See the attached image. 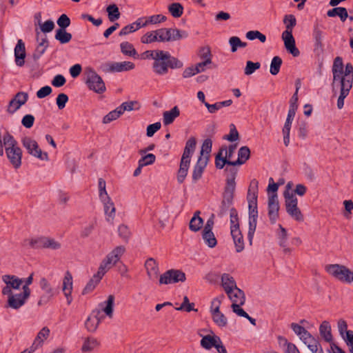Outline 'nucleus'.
Masks as SVG:
<instances>
[{"label": "nucleus", "instance_id": "f257e3e1", "mask_svg": "<svg viewBox=\"0 0 353 353\" xmlns=\"http://www.w3.org/2000/svg\"><path fill=\"white\" fill-rule=\"evenodd\" d=\"M188 37V33L185 30H180L177 28H163L147 32L141 37V42L145 44L156 41L170 42L185 39Z\"/></svg>", "mask_w": 353, "mask_h": 353}, {"label": "nucleus", "instance_id": "f03ea898", "mask_svg": "<svg viewBox=\"0 0 353 353\" xmlns=\"http://www.w3.org/2000/svg\"><path fill=\"white\" fill-rule=\"evenodd\" d=\"M183 65V62L172 56L168 51L157 49L152 68L156 74L165 75L168 73L169 69H180Z\"/></svg>", "mask_w": 353, "mask_h": 353}, {"label": "nucleus", "instance_id": "7ed1b4c3", "mask_svg": "<svg viewBox=\"0 0 353 353\" xmlns=\"http://www.w3.org/2000/svg\"><path fill=\"white\" fill-rule=\"evenodd\" d=\"M283 23L285 26V30L282 33V39L284 46L288 52L294 57L299 56V50L296 47L295 39L292 35L293 28L296 25V19L293 14H286L283 18Z\"/></svg>", "mask_w": 353, "mask_h": 353}, {"label": "nucleus", "instance_id": "20e7f679", "mask_svg": "<svg viewBox=\"0 0 353 353\" xmlns=\"http://www.w3.org/2000/svg\"><path fill=\"white\" fill-rule=\"evenodd\" d=\"M3 145L6 156L15 169L21 165L22 150L18 146V143L9 132H6L3 137Z\"/></svg>", "mask_w": 353, "mask_h": 353}, {"label": "nucleus", "instance_id": "39448f33", "mask_svg": "<svg viewBox=\"0 0 353 353\" xmlns=\"http://www.w3.org/2000/svg\"><path fill=\"white\" fill-rule=\"evenodd\" d=\"M325 270L330 276L336 280L346 283L353 282V271L347 267L341 264H328L325 267Z\"/></svg>", "mask_w": 353, "mask_h": 353}, {"label": "nucleus", "instance_id": "423d86ee", "mask_svg": "<svg viewBox=\"0 0 353 353\" xmlns=\"http://www.w3.org/2000/svg\"><path fill=\"white\" fill-rule=\"evenodd\" d=\"M283 196L285 210L288 215L296 221H303L304 216L298 207V199L295 194L287 190L284 192Z\"/></svg>", "mask_w": 353, "mask_h": 353}, {"label": "nucleus", "instance_id": "0eeeda50", "mask_svg": "<svg viewBox=\"0 0 353 353\" xmlns=\"http://www.w3.org/2000/svg\"><path fill=\"white\" fill-rule=\"evenodd\" d=\"M32 249H51L58 250L61 248V243L52 238L41 236L25 241Z\"/></svg>", "mask_w": 353, "mask_h": 353}, {"label": "nucleus", "instance_id": "6e6552de", "mask_svg": "<svg viewBox=\"0 0 353 353\" xmlns=\"http://www.w3.org/2000/svg\"><path fill=\"white\" fill-rule=\"evenodd\" d=\"M237 148V143L229 145L227 148L223 145L220 149L215 157V166L217 169H223L225 163L231 164L234 161H231L234 152Z\"/></svg>", "mask_w": 353, "mask_h": 353}, {"label": "nucleus", "instance_id": "1a4fd4ad", "mask_svg": "<svg viewBox=\"0 0 353 353\" xmlns=\"http://www.w3.org/2000/svg\"><path fill=\"white\" fill-rule=\"evenodd\" d=\"M85 83L90 90L97 93L101 94L105 91V85L103 79L93 69H88Z\"/></svg>", "mask_w": 353, "mask_h": 353}, {"label": "nucleus", "instance_id": "9d476101", "mask_svg": "<svg viewBox=\"0 0 353 353\" xmlns=\"http://www.w3.org/2000/svg\"><path fill=\"white\" fill-rule=\"evenodd\" d=\"M185 280V274L182 270L170 269L160 275L159 281L160 285H168L184 282Z\"/></svg>", "mask_w": 353, "mask_h": 353}, {"label": "nucleus", "instance_id": "9b49d317", "mask_svg": "<svg viewBox=\"0 0 353 353\" xmlns=\"http://www.w3.org/2000/svg\"><path fill=\"white\" fill-rule=\"evenodd\" d=\"M125 251V248L123 245L116 247L107 255L105 259L103 260L99 268H102V272L105 274L112 266L114 265L119 261Z\"/></svg>", "mask_w": 353, "mask_h": 353}, {"label": "nucleus", "instance_id": "f8f14e48", "mask_svg": "<svg viewBox=\"0 0 353 353\" xmlns=\"http://www.w3.org/2000/svg\"><path fill=\"white\" fill-rule=\"evenodd\" d=\"M23 145L28 150V153L41 160H48V155L47 152H42L39 148L37 142L30 137H26L22 139Z\"/></svg>", "mask_w": 353, "mask_h": 353}, {"label": "nucleus", "instance_id": "ddd939ff", "mask_svg": "<svg viewBox=\"0 0 353 353\" xmlns=\"http://www.w3.org/2000/svg\"><path fill=\"white\" fill-rule=\"evenodd\" d=\"M221 300L218 298L214 299L211 303V314L213 321L220 327H225L228 325V320L225 316L220 312L219 307Z\"/></svg>", "mask_w": 353, "mask_h": 353}, {"label": "nucleus", "instance_id": "4468645a", "mask_svg": "<svg viewBox=\"0 0 353 353\" xmlns=\"http://www.w3.org/2000/svg\"><path fill=\"white\" fill-rule=\"evenodd\" d=\"M279 203L277 194H269L268 196V217L272 224H274L279 219Z\"/></svg>", "mask_w": 353, "mask_h": 353}, {"label": "nucleus", "instance_id": "2eb2a0df", "mask_svg": "<svg viewBox=\"0 0 353 353\" xmlns=\"http://www.w3.org/2000/svg\"><path fill=\"white\" fill-rule=\"evenodd\" d=\"M235 190L224 188L223 199L220 205L219 216L225 214L233 203Z\"/></svg>", "mask_w": 353, "mask_h": 353}, {"label": "nucleus", "instance_id": "dca6fc26", "mask_svg": "<svg viewBox=\"0 0 353 353\" xmlns=\"http://www.w3.org/2000/svg\"><path fill=\"white\" fill-rule=\"evenodd\" d=\"M238 164L225 163V172L226 175L225 188L235 190L236 182L235 179L238 173V168H236Z\"/></svg>", "mask_w": 353, "mask_h": 353}, {"label": "nucleus", "instance_id": "f3484780", "mask_svg": "<svg viewBox=\"0 0 353 353\" xmlns=\"http://www.w3.org/2000/svg\"><path fill=\"white\" fill-rule=\"evenodd\" d=\"M231 235L232 236L236 252H241L244 250V241L243 234L239 229V223L232 225L230 227Z\"/></svg>", "mask_w": 353, "mask_h": 353}, {"label": "nucleus", "instance_id": "a211bd4d", "mask_svg": "<svg viewBox=\"0 0 353 353\" xmlns=\"http://www.w3.org/2000/svg\"><path fill=\"white\" fill-rule=\"evenodd\" d=\"M208 157H199L192 171V178L193 183H196L202 177L203 173L208 165Z\"/></svg>", "mask_w": 353, "mask_h": 353}, {"label": "nucleus", "instance_id": "6ab92c4d", "mask_svg": "<svg viewBox=\"0 0 353 353\" xmlns=\"http://www.w3.org/2000/svg\"><path fill=\"white\" fill-rule=\"evenodd\" d=\"M344 65L343 59L341 57H336L333 62L332 72L333 74V81L332 83V88H334L335 83L339 81H340L341 77L343 74Z\"/></svg>", "mask_w": 353, "mask_h": 353}, {"label": "nucleus", "instance_id": "aec40b11", "mask_svg": "<svg viewBox=\"0 0 353 353\" xmlns=\"http://www.w3.org/2000/svg\"><path fill=\"white\" fill-rule=\"evenodd\" d=\"M62 290L67 299V303L70 305L72 301V276L69 271L65 274L63 280Z\"/></svg>", "mask_w": 353, "mask_h": 353}, {"label": "nucleus", "instance_id": "412c9836", "mask_svg": "<svg viewBox=\"0 0 353 353\" xmlns=\"http://www.w3.org/2000/svg\"><path fill=\"white\" fill-rule=\"evenodd\" d=\"M106 66L108 72H119L132 70L134 68L135 65L131 61H123L110 63Z\"/></svg>", "mask_w": 353, "mask_h": 353}, {"label": "nucleus", "instance_id": "4be33fe9", "mask_svg": "<svg viewBox=\"0 0 353 353\" xmlns=\"http://www.w3.org/2000/svg\"><path fill=\"white\" fill-rule=\"evenodd\" d=\"M147 275L150 280L157 279L159 273V263L154 258H148L145 262Z\"/></svg>", "mask_w": 353, "mask_h": 353}, {"label": "nucleus", "instance_id": "5701e85b", "mask_svg": "<svg viewBox=\"0 0 353 353\" xmlns=\"http://www.w3.org/2000/svg\"><path fill=\"white\" fill-rule=\"evenodd\" d=\"M104 274H105L102 272V268H99L97 272L93 275L86 284L85 287L83 290L82 294H86L92 292L99 283Z\"/></svg>", "mask_w": 353, "mask_h": 353}, {"label": "nucleus", "instance_id": "b1692460", "mask_svg": "<svg viewBox=\"0 0 353 353\" xmlns=\"http://www.w3.org/2000/svg\"><path fill=\"white\" fill-rule=\"evenodd\" d=\"M15 63L17 65L21 67L25 63L26 47L21 39H19L14 48Z\"/></svg>", "mask_w": 353, "mask_h": 353}, {"label": "nucleus", "instance_id": "393cba45", "mask_svg": "<svg viewBox=\"0 0 353 353\" xmlns=\"http://www.w3.org/2000/svg\"><path fill=\"white\" fill-rule=\"evenodd\" d=\"M30 296H25V292L22 293L12 294L8 296V305L13 309H19L25 304L26 301Z\"/></svg>", "mask_w": 353, "mask_h": 353}, {"label": "nucleus", "instance_id": "a878e982", "mask_svg": "<svg viewBox=\"0 0 353 353\" xmlns=\"http://www.w3.org/2000/svg\"><path fill=\"white\" fill-rule=\"evenodd\" d=\"M50 332V331L48 327H43L37 334L30 349L34 352L39 346H41L44 340L49 336Z\"/></svg>", "mask_w": 353, "mask_h": 353}, {"label": "nucleus", "instance_id": "bb28decb", "mask_svg": "<svg viewBox=\"0 0 353 353\" xmlns=\"http://www.w3.org/2000/svg\"><path fill=\"white\" fill-rule=\"evenodd\" d=\"M340 84L348 83L349 87H352L353 85V66L352 63H347L345 65V70L340 79Z\"/></svg>", "mask_w": 353, "mask_h": 353}, {"label": "nucleus", "instance_id": "cd10ccee", "mask_svg": "<svg viewBox=\"0 0 353 353\" xmlns=\"http://www.w3.org/2000/svg\"><path fill=\"white\" fill-rule=\"evenodd\" d=\"M114 304V296L109 295L108 299L99 304L101 310L108 316L109 318L113 316V307Z\"/></svg>", "mask_w": 353, "mask_h": 353}, {"label": "nucleus", "instance_id": "c85d7f7f", "mask_svg": "<svg viewBox=\"0 0 353 353\" xmlns=\"http://www.w3.org/2000/svg\"><path fill=\"white\" fill-rule=\"evenodd\" d=\"M226 294L229 299L232 301V303H239L240 305H243L245 303V294L243 291L239 288H236L230 290L229 293Z\"/></svg>", "mask_w": 353, "mask_h": 353}, {"label": "nucleus", "instance_id": "c756f323", "mask_svg": "<svg viewBox=\"0 0 353 353\" xmlns=\"http://www.w3.org/2000/svg\"><path fill=\"white\" fill-rule=\"evenodd\" d=\"M221 285L226 293L237 288L234 279L229 274L224 273L221 276Z\"/></svg>", "mask_w": 353, "mask_h": 353}, {"label": "nucleus", "instance_id": "7c9ffc66", "mask_svg": "<svg viewBox=\"0 0 353 353\" xmlns=\"http://www.w3.org/2000/svg\"><path fill=\"white\" fill-rule=\"evenodd\" d=\"M180 114L179 109L174 106L170 111H165L163 114V122L165 125L172 123L174 119Z\"/></svg>", "mask_w": 353, "mask_h": 353}, {"label": "nucleus", "instance_id": "2f4dec72", "mask_svg": "<svg viewBox=\"0 0 353 353\" xmlns=\"http://www.w3.org/2000/svg\"><path fill=\"white\" fill-rule=\"evenodd\" d=\"M321 337L327 343H332L333 338L331 332V326L328 321H324L319 327Z\"/></svg>", "mask_w": 353, "mask_h": 353}, {"label": "nucleus", "instance_id": "473e14b6", "mask_svg": "<svg viewBox=\"0 0 353 353\" xmlns=\"http://www.w3.org/2000/svg\"><path fill=\"white\" fill-rule=\"evenodd\" d=\"M100 345V342L94 337L90 336L87 337L83 343L81 347V351L83 352H91L94 349L97 348Z\"/></svg>", "mask_w": 353, "mask_h": 353}, {"label": "nucleus", "instance_id": "72a5a7b5", "mask_svg": "<svg viewBox=\"0 0 353 353\" xmlns=\"http://www.w3.org/2000/svg\"><path fill=\"white\" fill-rule=\"evenodd\" d=\"M3 281L12 289H19L23 283L21 279L14 275L6 274L2 276Z\"/></svg>", "mask_w": 353, "mask_h": 353}, {"label": "nucleus", "instance_id": "f704fd0d", "mask_svg": "<svg viewBox=\"0 0 353 353\" xmlns=\"http://www.w3.org/2000/svg\"><path fill=\"white\" fill-rule=\"evenodd\" d=\"M218 343H221V339L217 336L206 335L201 340V345L206 350L215 347Z\"/></svg>", "mask_w": 353, "mask_h": 353}, {"label": "nucleus", "instance_id": "c9c22d12", "mask_svg": "<svg viewBox=\"0 0 353 353\" xmlns=\"http://www.w3.org/2000/svg\"><path fill=\"white\" fill-rule=\"evenodd\" d=\"M250 157V150L248 146H242L238 151V159L232 164H244Z\"/></svg>", "mask_w": 353, "mask_h": 353}, {"label": "nucleus", "instance_id": "e433bc0d", "mask_svg": "<svg viewBox=\"0 0 353 353\" xmlns=\"http://www.w3.org/2000/svg\"><path fill=\"white\" fill-rule=\"evenodd\" d=\"M329 17H335L338 16L341 21L344 22L348 17L347 9L343 7H336L329 10L327 12Z\"/></svg>", "mask_w": 353, "mask_h": 353}, {"label": "nucleus", "instance_id": "4c0bfd02", "mask_svg": "<svg viewBox=\"0 0 353 353\" xmlns=\"http://www.w3.org/2000/svg\"><path fill=\"white\" fill-rule=\"evenodd\" d=\"M199 214L200 211H196L190 221L189 228L192 232H198L203 225V220L200 217Z\"/></svg>", "mask_w": 353, "mask_h": 353}, {"label": "nucleus", "instance_id": "58836bf2", "mask_svg": "<svg viewBox=\"0 0 353 353\" xmlns=\"http://www.w3.org/2000/svg\"><path fill=\"white\" fill-rule=\"evenodd\" d=\"M348 83L340 84V94L337 99V108L341 110L343 108L344 100L348 96L352 87H349Z\"/></svg>", "mask_w": 353, "mask_h": 353}, {"label": "nucleus", "instance_id": "ea45409f", "mask_svg": "<svg viewBox=\"0 0 353 353\" xmlns=\"http://www.w3.org/2000/svg\"><path fill=\"white\" fill-rule=\"evenodd\" d=\"M72 37L71 33L68 32L65 29H57L54 35L55 39L59 41L61 44L69 43Z\"/></svg>", "mask_w": 353, "mask_h": 353}, {"label": "nucleus", "instance_id": "a19ab883", "mask_svg": "<svg viewBox=\"0 0 353 353\" xmlns=\"http://www.w3.org/2000/svg\"><path fill=\"white\" fill-rule=\"evenodd\" d=\"M120 47L123 54L132 57L134 59H137V56L138 57V53L132 43L128 41L122 42Z\"/></svg>", "mask_w": 353, "mask_h": 353}, {"label": "nucleus", "instance_id": "79ce46f5", "mask_svg": "<svg viewBox=\"0 0 353 353\" xmlns=\"http://www.w3.org/2000/svg\"><path fill=\"white\" fill-rule=\"evenodd\" d=\"M312 36H313V38L315 41V43H314L315 48L316 49L321 48L323 46V43H322L323 31L320 28L318 23L315 24L314 26Z\"/></svg>", "mask_w": 353, "mask_h": 353}, {"label": "nucleus", "instance_id": "37998d69", "mask_svg": "<svg viewBox=\"0 0 353 353\" xmlns=\"http://www.w3.org/2000/svg\"><path fill=\"white\" fill-rule=\"evenodd\" d=\"M100 323V319L97 316H88L85 322V327L90 332H94Z\"/></svg>", "mask_w": 353, "mask_h": 353}, {"label": "nucleus", "instance_id": "c03bdc74", "mask_svg": "<svg viewBox=\"0 0 353 353\" xmlns=\"http://www.w3.org/2000/svg\"><path fill=\"white\" fill-rule=\"evenodd\" d=\"M108 12V19L111 22H114L119 19L121 15L119 8L116 4H111L106 8Z\"/></svg>", "mask_w": 353, "mask_h": 353}, {"label": "nucleus", "instance_id": "a18cd8bd", "mask_svg": "<svg viewBox=\"0 0 353 353\" xmlns=\"http://www.w3.org/2000/svg\"><path fill=\"white\" fill-rule=\"evenodd\" d=\"M104 205V210L106 215L108 216V218H107V220L109 221L110 218L112 219H114L115 216V208L113 202H112L110 198L109 197V199H107L106 201H101Z\"/></svg>", "mask_w": 353, "mask_h": 353}, {"label": "nucleus", "instance_id": "49530a36", "mask_svg": "<svg viewBox=\"0 0 353 353\" xmlns=\"http://www.w3.org/2000/svg\"><path fill=\"white\" fill-rule=\"evenodd\" d=\"M202 237L208 247L212 248L216 245L217 241L212 231H203Z\"/></svg>", "mask_w": 353, "mask_h": 353}, {"label": "nucleus", "instance_id": "de8ad7c7", "mask_svg": "<svg viewBox=\"0 0 353 353\" xmlns=\"http://www.w3.org/2000/svg\"><path fill=\"white\" fill-rule=\"evenodd\" d=\"M28 99V95L26 92H19L16 94L14 97L10 101V106L17 102L18 103L16 108H19L22 105L25 104Z\"/></svg>", "mask_w": 353, "mask_h": 353}, {"label": "nucleus", "instance_id": "09e8293b", "mask_svg": "<svg viewBox=\"0 0 353 353\" xmlns=\"http://www.w3.org/2000/svg\"><path fill=\"white\" fill-rule=\"evenodd\" d=\"M168 10L172 17L179 18L183 14V7L179 3H172L169 5Z\"/></svg>", "mask_w": 353, "mask_h": 353}, {"label": "nucleus", "instance_id": "8fccbe9b", "mask_svg": "<svg viewBox=\"0 0 353 353\" xmlns=\"http://www.w3.org/2000/svg\"><path fill=\"white\" fill-rule=\"evenodd\" d=\"M198 56L203 61H206L208 63H212V53L210 47L205 46L201 48L198 53Z\"/></svg>", "mask_w": 353, "mask_h": 353}, {"label": "nucleus", "instance_id": "3c124183", "mask_svg": "<svg viewBox=\"0 0 353 353\" xmlns=\"http://www.w3.org/2000/svg\"><path fill=\"white\" fill-rule=\"evenodd\" d=\"M282 63L283 61L280 57L275 56L273 57L270 69V72L272 75H276L279 72Z\"/></svg>", "mask_w": 353, "mask_h": 353}, {"label": "nucleus", "instance_id": "603ef678", "mask_svg": "<svg viewBox=\"0 0 353 353\" xmlns=\"http://www.w3.org/2000/svg\"><path fill=\"white\" fill-rule=\"evenodd\" d=\"M229 43L231 46V51L235 52L238 48H245L247 43L242 41L238 37H232L229 39Z\"/></svg>", "mask_w": 353, "mask_h": 353}, {"label": "nucleus", "instance_id": "864d4df0", "mask_svg": "<svg viewBox=\"0 0 353 353\" xmlns=\"http://www.w3.org/2000/svg\"><path fill=\"white\" fill-rule=\"evenodd\" d=\"M190 164L180 162L179 169L177 173V181L179 183H183L188 172Z\"/></svg>", "mask_w": 353, "mask_h": 353}, {"label": "nucleus", "instance_id": "5fc2aeb1", "mask_svg": "<svg viewBox=\"0 0 353 353\" xmlns=\"http://www.w3.org/2000/svg\"><path fill=\"white\" fill-rule=\"evenodd\" d=\"M139 104L137 101H130L123 102L121 105L119 106V109L123 114L125 111L138 110L139 109Z\"/></svg>", "mask_w": 353, "mask_h": 353}, {"label": "nucleus", "instance_id": "6e6d98bb", "mask_svg": "<svg viewBox=\"0 0 353 353\" xmlns=\"http://www.w3.org/2000/svg\"><path fill=\"white\" fill-rule=\"evenodd\" d=\"M212 141L210 139H206L203 142L201 150V156L202 157H210V153L212 151Z\"/></svg>", "mask_w": 353, "mask_h": 353}, {"label": "nucleus", "instance_id": "4d7b16f0", "mask_svg": "<svg viewBox=\"0 0 353 353\" xmlns=\"http://www.w3.org/2000/svg\"><path fill=\"white\" fill-rule=\"evenodd\" d=\"M223 139L231 142L236 141L239 139V134L234 124L231 123L230 125V133L224 135Z\"/></svg>", "mask_w": 353, "mask_h": 353}, {"label": "nucleus", "instance_id": "13d9d810", "mask_svg": "<svg viewBox=\"0 0 353 353\" xmlns=\"http://www.w3.org/2000/svg\"><path fill=\"white\" fill-rule=\"evenodd\" d=\"M245 37L249 40H254L256 39H259L261 43H265L266 41V36L262 34L259 30H250L248 31Z\"/></svg>", "mask_w": 353, "mask_h": 353}, {"label": "nucleus", "instance_id": "bf43d9fd", "mask_svg": "<svg viewBox=\"0 0 353 353\" xmlns=\"http://www.w3.org/2000/svg\"><path fill=\"white\" fill-rule=\"evenodd\" d=\"M176 310H184L185 312H190L191 311H197L196 309H194V303H190L189 299L187 296L183 297V300L182 303L179 307H176Z\"/></svg>", "mask_w": 353, "mask_h": 353}, {"label": "nucleus", "instance_id": "052dcab7", "mask_svg": "<svg viewBox=\"0 0 353 353\" xmlns=\"http://www.w3.org/2000/svg\"><path fill=\"white\" fill-rule=\"evenodd\" d=\"M122 114L121 112L119 110V107H117L115 110L110 112L108 114H106L103 119V123H109L112 121L116 120Z\"/></svg>", "mask_w": 353, "mask_h": 353}, {"label": "nucleus", "instance_id": "680f3d73", "mask_svg": "<svg viewBox=\"0 0 353 353\" xmlns=\"http://www.w3.org/2000/svg\"><path fill=\"white\" fill-rule=\"evenodd\" d=\"M156 161V156L152 153L145 154L143 157L139 160L138 163H140L141 165L147 166L153 164Z\"/></svg>", "mask_w": 353, "mask_h": 353}, {"label": "nucleus", "instance_id": "e2e57ef3", "mask_svg": "<svg viewBox=\"0 0 353 353\" xmlns=\"http://www.w3.org/2000/svg\"><path fill=\"white\" fill-rule=\"evenodd\" d=\"M99 198L101 201L109 199V196L105 190V181L102 178L99 179Z\"/></svg>", "mask_w": 353, "mask_h": 353}, {"label": "nucleus", "instance_id": "0e129e2a", "mask_svg": "<svg viewBox=\"0 0 353 353\" xmlns=\"http://www.w3.org/2000/svg\"><path fill=\"white\" fill-rule=\"evenodd\" d=\"M39 285L41 290H43L50 297H52L54 295L53 289L46 278L43 277L41 279Z\"/></svg>", "mask_w": 353, "mask_h": 353}, {"label": "nucleus", "instance_id": "69168bd1", "mask_svg": "<svg viewBox=\"0 0 353 353\" xmlns=\"http://www.w3.org/2000/svg\"><path fill=\"white\" fill-rule=\"evenodd\" d=\"M306 345L313 353H323V350L319 341L316 339H312V341H309Z\"/></svg>", "mask_w": 353, "mask_h": 353}, {"label": "nucleus", "instance_id": "338daca9", "mask_svg": "<svg viewBox=\"0 0 353 353\" xmlns=\"http://www.w3.org/2000/svg\"><path fill=\"white\" fill-rule=\"evenodd\" d=\"M261 63L259 62L254 63L251 61L246 62V66L245 68L244 73L246 75H250L254 72L255 70L259 69Z\"/></svg>", "mask_w": 353, "mask_h": 353}, {"label": "nucleus", "instance_id": "774afa93", "mask_svg": "<svg viewBox=\"0 0 353 353\" xmlns=\"http://www.w3.org/2000/svg\"><path fill=\"white\" fill-rule=\"evenodd\" d=\"M57 23L59 27V29H66L68 26L70 25V18L65 14H62L57 19Z\"/></svg>", "mask_w": 353, "mask_h": 353}]
</instances>
